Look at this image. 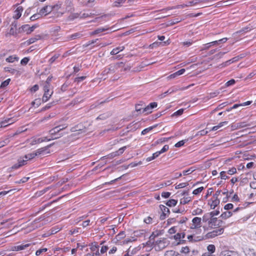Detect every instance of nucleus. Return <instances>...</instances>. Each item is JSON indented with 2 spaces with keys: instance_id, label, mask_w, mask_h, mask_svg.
Returning <instances> with one entry per match:
<instances>
[{
  "instance_id": "nucleus-1",
  "label": "nucleus",
  "mask_w": 256,
  "mask_h": 256,
  "mask_svg": "<svg viewBox=\"0 0 256 256\" xmlns=\"http://www.w3.org/2000/svg\"><path fill=\"white\" fill-rule=\"evenodd\" d=\"M124 64L122 62H118L114 64L110 65L108 68H106L102 72L103 74H108L114 73L116 70L120 68H122Z\"/></svg>"
},
{
  "instance_id": "nucleus-2",
  "label": "nucleus",
  "mask_w": 256,
  "mask_h": 256,
  "mask_svg": "<svg viewBox=\"0 0 256 256\" xmlns=\"http://www.w3.org/2000/svg\"><path fill=\"white\" fill-rule=\"evenodd\" d=\"M58 8L59 6L58 4L53 6H46L41 8L39 12H40L42 16H46L48 14H50L53 10L55 9L58 10Z\"/></svg>"
},
{
  "instance_id": "nucleus-3",
  "label": "nucleus",
  "mask_w": 256,
  "mask_h": 256,
  "mask_svg": "<svg viewBox=\"0 0 256 256\" xmlns=\"http://www.w3.org/2000/svg\"><path fill=\"white\" fill-rule=\"evenodd\" d=\"M202 226V218L199 217H194L192 220V223L190 224V229H197L200 228Z\"/></svg>"
},
{
  "instance_id": "nucleus-4",
  "label": "nucleus",
  "mask_w": 256,
  "mask_h": 256,
  "mask_svg": "<svg viewBox=\"0 0 256 256\" xmlns=\"http://www.w3.org/2000/svg\"><path fill=\"white\" fill-rule=\"evenodd\" d=\"M44 93L42 98V101L45 102L50 99L52 94V92H50V86L47 85L44 86Z\"/></svg>"
},
{
  "instance_id": "nucleus-5",
  "label": "nucleus",
  "mask_w": 256,
  "mask_h": 256,
  "mask_svg": "<svg viewBox=\"0 0 256 256\" xmlns=\"http://www.w3.org/2000/svg\"><path fill=\"white\" fill-rule=\"evenodd\" d=\"M52 144H50L48 146H47L42 148H40L36 150L34 153V154L36 156H41V155H44L45 154H47L50 153V151L48 150V148L50 147Z\"/></svg>"
},
{
  "instance_id": "nucleus-6",
  "label": "nucleus",
  "mask_w": 256,
  "mask_h": 256,
  "mask_svg": "<svg viewBox=\"0 0 256 256\" xmlns=\"http://www.w3.org/2000/svg\"><path fill=\"white\" fill-rule=\"evenodd\" d=\"M38 27V25L34 24L30 26L28 24H24L22 26V29L23 31L26 32L27 34H30L35 28Z\"/></svg>"
},
{
  "instance_id": "nucleus-7",
  "label": "nucleus",
  "mask_w": 256,
  "mask_h": 256,
  "mask_svg": "<svg viewBox=\"0 0 256 256\" xmlns=\"http://www.w3.org/2000/svg\"><path fill=\"white\" fill-rule=\"evenodd\" d=\"M193 86V84H190L188 85V86H186V87H182V88H177L176 87H172V88H170L168 89L166 92L163 94H164V96H166V94H172L174 92H176L178 90H186V89H188V88H190L191 86Z\"/></svg>"
},
{
  "instance_id": "nucleus-8",
  "label": "nucleus",
  "mask_w": 256,
  "mask_h": 256,
  "mask_svg": "<svg viewBox=\"0 0 256 256\" xmlns=\"http://www.w3.org/2000/svg\"><path fill=\"white\" fill-rule=\"evenodd\" d=\"M193 86V84H190L188 85V86H186V87H182V88H177L176 87H172V88H170L168 89L166 92L163 94H164V96H166V94H172L174 92H176L178 90H186V89H188V88H190L191 86Z\"/></svg>"
},
{
  "instance_id": "nucleus-9",
  "label": "nucleus",
  "mask_w": 256,
  "mask_h": 256,
  "mask_svg": "<svg viewBox=\"0 0 256 256\" xmlns=\"http://www.w3.org/2000/svg\"><path fill=\"white\" fill-rule=\"evenodd\" d=\"M224 232V228H218L215 230H214L213 231L208 233V238H214L216 236H218V235H220L222 234Z\"/></svg>"
},
{
  "instance_id": "nucleus-10",
  "label": "nucleus",
  "mask_w": 256,
  "mask_h": 256,
  "mask_svg": "<svg viewBox=\"0 0 256 256\" xmlns=\"http://www.w3.org/2000/svg\"><path fill=\"white\" fill-rule=\"evenodd\" d=\"M23 10V8L22 6H18L14 11L13 18L16 20L18 19L21 16Z\"/></svg>"
},
{
  "instance_id": "nucleus-11",
  "label": "nucleus",
  "mask_w": 256,
  "mask_h": 256,
  "mask_svg": "<svg viewBox=\"0 0 256 256\" xmlns=\"http://www.w3.org/2000/svg\"><path fill=\"white\" fill-rule=\"evenodd\" d=\"M30 142V144L31 146L35 145L42 142L41 138L32 137L28 140Z\"/></svg>"
},
{
  "instance_id": "nucleus-12",
  "label": "nucleus",
  "mask_w": 256,
  "mask_h": 256,
  "mask_svg": "<svg viewBox=\"0 0 256 256\" xmlns=\"http://www.w3.org/2000/svg\"><path fill=\"white\" fill-rule=\"evenodd\" d=\"M30 245V244H22L18 246H14L12 248V250L14 251H18L24 250Z\"/></svg>"
},
{
  "instance_id": "nucleus-13",
  "label": "nucleus",
  "mask_w": 256,
  "mask_h": 256,
  "mask_svg": "<svg viewBox=\"0 0 256 256\" xmlns=\"http://www.w3.org/2000/svg\"><path fill=\"white\" fill-rule=\"evenodd\" d=\"M109 29H110V28L108 27V26H106L103 28H99L96 29V30H94V32H92L90 34V35L97 34L100 32L108 30Z\"/></svg>"
},
{
  "instance_id": "nucleus-14",
  "label": "nucleus",
  "mask_w": 256,
  "mask_h": 256,
  "mask_svg": "<svg viewBox=\"0 0 256 256\" xmlns=\"http://www.w3.org/2000/svg\"><path fill=\"white\" fill-rule=\"evenodd\" d=\"M4 71L6 72H9L12 74H14L16 76H18L20 74V73L18 70L10 68H4Z\"/></svg>"
},
{
  "instance_id": "nucleus-15",
  "label": "nucleus",
  "mask_w": 256,
  "mask_h": 256,
  "mask_svg": "<svg viewBox=\"0 0 256 256\" xmlns=\"http://www.w3.org/2000/svg\"><path fill=\"white\" fill-rule=\"evenodd\" d=\"M220 256H238V254L233 251L224 250L221 252Z\"/></svg>"
},
{
  "instance_id": "nucleus-16",
  "label": "nucleus",
  "mask_w": 256,
  "mask_h": 256,
  "mask_svg": "<svg viewBox=\"0 0 256 256\" xmlns=\"http://www.w3.org/2000/svg\"><path fill=\"white\" fill-rule=\"evenodd\" d=\"M218 222L217 218H212L210 220H208V226H209L212 227V226H219L220 224L222 222V221H220L218 224H216V222Z\"/></svg>"
},
{
  "instance_id": "nucleus-17",
  "label": "nucleus",
  "mask_w": 256,
  "mask_h": 256,
  "mask_svg": "<svg viewBox=\"0 0 256 256\" xmlns=\"http://www.w3.org/2000/svg\"><path fill=\"white\" fill-rule=\"evenodd\" d=\"M188 220V218L186 217H183L182 219L178 222L179 228L180 230H186V226H184V224Z\"/></svg>"
},
{
  "instance_id": "nucleus-18",
  "label": "nucleus",
  "mask_w": 256,
  "mask_h": 256,
  "mask_svg": "<svg viewBox=\"0 0 256 256\" xmlns=\"http://www.w3.org/2000/svg\"><path fill=\"white\" fill-rule=\"evenodd\" d=\"M220 204V200L216 196H213L212 202L210 203V208L214 209Z\"/></svg>"
},
{
  "instance_id": "nucleus-19",
  "label": "nucleus",
  "mask_w": 256,
  "mask_h": 256,
  "mask_svg": "<svg viewBox=\"0 0 256 256\" xmlns=\"http://www.w3.org/2000/svg\"><path fill=\"white\" fill-rule=\"evenodd\" d=\"M60 132V130H58V126L54 127L49 131V134L52 136H57L60 134H58Z\"/></svg>"
},
{
  "instance_id": "nucleus-20",
  "label": "nucleus",
  "mask_w": 256,
  "mask_h": 256,
  "mask_svg": "<svg viewBox=\"0 0 256 256\" xmlns=\"http://www.w3.org/2000/svg\"><path fill=\"white\" fill-rule=\"evenodd\" d=\"M218 44V41H214L210 42L207 43L206 44H204L203 47L202 48L201 50H206L210 48L211 46Z\"/></svg>"
},
{
  "instance_id": "nucleus-21",
  "label": "nucleus",
  "mask_w": 256,
  "mask_h": 256,
  "mask_svg": "<svg viewBox=\"0 0 256 256\" xmlns=\"http://www.w3.org/2000/svg\"><path fill=\"white\" fill-rule=\"evenodd\" d=\"M41 36L40 35H36L34 37H32L30 39H28V40L26 41V43L28 45H30L34 43L36 40L40 39Z\"/></svg>"
},
{
  "instance_id": "nucleus-22",
  "label": "nucleus",
  "mask_w": 256,
  "mask_h": 256,
  "mask_svg": "<svg viewBox=\"0 0 256 256\" xmlns=\"http://www.w3.org/2000/svg\"><path fill=\"white\" fill-rule=\"evenodd\" d=\"M66 10L70 12L72 9V0H66L65 2Z\"/></svg>"
},
{
  "instance_id": "nucleus-23",
  "label": "nucleus",
  "mask_w": 256,
  "mask_h": 256,
  "mask_svg": "<svg viewBox=\"0 0 256 256\" xmlns=\"http://www.w3.org/2000/svg\"><path fill=\"white\" fill-rule=\"evenodd\" d=\"M124 49V46H118L114 48L110 52L111 55H115L119 53L120 52L122 51Z\"/></svg>"
},
{
  "instance_id": "nucleus-24",
  "label": "nucleus",
  "mask_w": 256,
  "mask_h": 256,
  "mask_svg": "<svg viewBox=\"0 0 256 256\" xmlns=\"http://www.w3.org/2000/svg\"><path fill=\"white\" fill-rule=\"evenodd\" d=\"M228 123V122H227V121H224V122H220V123L218 124V125H217L216 126H213L212 128V129L210 130V131H215V130H216L218 129H219L222 126H224L227 124Z\"/></svg>"
},
{
  "instance_id": "nucleus-25",
  "label": "nucleus",
  "mask_w": 256,
  "mask_h": 256,
  "mask_svg": "<svg viewBox=\"0 0 256 256\" xmlns=\"http://www.w3.org/2000/svg\"><path fill=\"white\" fill-rule=\"evenodd\" d=\"M18 57L16 55L10 56L6 58V60L8 62H14L15 61H18Z\"/></svg>"
},
{
  "instance_id": "nucleus-26",
  "label": "nucleus",
  "mask_w": 256,
  "mask_h": 256,
  "mask_svg": "<svg viewBox=\"0 0 256 256\" xmlns=\"http://www.w3.org/2000/svg\"><path fill=\"white\" fill-rule=\"evenodd\" d=\"M26 164V160H18V164H16L12 166V169H17L19 168L20 167Z\"/></svg>"
},
{
  "instance_id": "nucleus-27",
  "label": "nucleus",
  "mask_w": 256,
  "mask_h": 256,
  "mask_svg": "<svg viewBox=\"0 0 256 256\" xmlns=\"http://www.w3.org/2000/svg\"><path fill=\"white\" fill-rule=\"evenodd\" d=\"M232 215V212H231L227 211L223 212L220 215V217L224 219H226L230 218Z\"/></svg>"
},
{
  "instance_id": "nucleus-28",
  "label": "nucleus",
  "mask_w": 256,
  "mask_h": 256,
  "mask_svg": "<svg viewBox=\"0 0 256 256\" xmlns=\"http://www.w3.org/2000/svg\"><path fill=\"white\" fill-rule=\"evenodd\" d=\"M185 236V234L184 232H178L174 236V238L176 240H180L184 238Z\"/></svg>"
},
{
  "instance_id": "nucleus-29",
  "label": "nucleus",
  "mask_w": 256,
  "mask_h": 256,
  "mask_svg": "<svg viewBox=\"0 0 256 256\" xmlns=\"http://www.w3.org/2000/svg\"><path fill=\"white\" fill-rule=\"evenodd\" d=\"M212 216L210 215V212H208V213H206L203 216H202V220L203 222H208V220H210L212 218Z\"/></svg>"
},
{
  "instance_id": "nucleus-30",
  "label": "nucleus",
  "mask_w": 256,
  "mask_h": 256,
  "mask_svg": "<svg viewBox=\"0 0 256 256\" xmlns=\"http://www.w3.org/2000/svg\"><path fill=\"white\" fill-rule=\"evenodd\" d=\"M160 208L162 214L166 215H168L170 214V210L166 206L164 205H160Z\"/></svg>"
},
{
  "instance_id": "nucleus-31",
  "label": "nucleus",
  "mask_w": 256,
  "mask_h": 256,
  "mask_svg": "<svg viewBox=\"0 0 256 256\" xmlns=\"http://www.w3.org/2000/svg\"><path fill=\"white\" fill-rule=\"evenodd\" d=\"M62 136H63L62 134H60L57 136H52L51 138H48V137L46 136V137L41 138L42 140V142H44L45 141H50L52 140H55V139L58 138H60Z\"/></svg>"
},
{
  "instance_id": "nucleus-32",
  "label": "nucleus",
  "mask_w": 256,
  "mask_h": 256,
  "mask_svg": "<svg viewBox=\"0 0 256 256\" xmlns=\"http://www.w3.org/2000/svg\"><path fill=\"white\" fill-rule=\"evenodd\" d=\"M145 105L143 104H138L136 105V110L137 112H139L140 113H142V111L143 110Z\"/></svg>"
},
{
  "instance_id": "nucleus-33",
  "label": "nucleus",
  "mask_w": 256,
  "mask_h": 256,
  "mask_svg": "<svg viewBox=\"0 0 256 256\" xmlns=\"http://www.w3.org/2000/svg\"><path fill=\"white\" fill-rule=\"evenodd\" d=\"M80 16V14L79 13H72L68 17V19L69 20H73L74 19L78 18Z\"/></svg>"
},
{
  "instance_id": "nucleus-34",
  "label": "nucleus",
  "mask_w": 256,
  "mask_h": 256,
  "mask_svg": "<svg viewBox=\"0 0 256 256\" xmlns=\"http://www.w3.org/2000/svg\"><path fill=\"white\" fill-rule=\"evenodd\" d=\"M42 17V16H41V14L40 12L35 14H33L32 16L30 18V20L32 21H34L35 20H38L40 18Z\"/></svg>"
},
{
  "instance_id": "nucleus-35",
  "label": "nucleus",
  "mask_w": 256,
  "mask_h": 256,
  "mask_svg": "<svg viewBox=\"0 0 256 256\" xmlns=\"http://www.w3.org/2000/svg\"><path fill=\"white\" fill-rule=\"evenodd\" d=\"M16 24L12 23L11 25V28L10 30V34L12 35H14L16 34Z\"/></svg>"
},
{
  "instance_id": "nucleus-36",
  "label": "nucleus",
  "mask_w": 256,
  "mask_h": 256,
  "mask_svg": "<svg viewBox=\"0 0 256 256\" xmlns=\"http://www.w3.org/2000/svg\"><path fill=\"white\" fill-rule=\"evenodd\" d=\"M164 256H180L178 252L173 250L167 251Z\"/></svg>"
},
{
  "instance_id": "nucleus-37",
  "label": "nucleus",
  "mask_w": 256,
  "mask_h": 256,
  "mask_svg": "<svg viewBox=\"0 0 256 256\" xmlns=\"http://www.w3.org/2000/svg\"><path fill=\"white\" fill-rule=\"evenodd\" d=\"M35 156H36L34 154V152L30 153V154H28L25 155V156H24L25 160H26V162L28 160H32Z\"/></svg>"
},
{
  "instance_id": "nucleus-38",
  "label": "nucleus",
  "mask_w": 256,
  "mask_h": 256,
  "mask_svg": "<svg viewBox=\"0 0 256 256\" xmlns=\"http://www.w3.org/2000/svg\"><path fill=\"white\" fill-rule=\"evenodd\" d=\"M246 256H256V252L252 249H248L246 250Z\"/></svg>"
},
{
  "instance_id": "nucleus-39",
  "label": "nucleus",
  "mask_w": 256,
  "mask_h": 256,
  "mask_svg": "<svg viewBox=\"0 0 256 256\" xmlns=\"http://www.w3.org/2000/svg\"><path fill=\"white\" fill-rule=\"evenodd\" d=\"M177 204V200L174 199L170 200L167 202L166 204L168 206H175Z\"/></svg>"
},
{
  "instance_id": "nucleus-40",
  "label": "nucleus",
  "mask_w": 256,
  "mask_h": 256,
  "mask_svg": "<svg viewBox=\"0 0 256 256\" xmlns=\"http://www.w3.org/2000/svg\"><path fill=\"white\" fill-rule=\"evenodd\" d=\"M82 36V34L80 32H76L70 36V40H74L76 38H81Z\"/></svg>"
},
{
  "instance_id": "nucleus-41",
  "label": "nucleus",
  "mask_w": 256,
  "mask_h": 256,
  "mask_svg": "<svg viewBox=\"0 0 256 256\" xmlns=\"http://www.w3.org/2000/svg\"><path fill=\"white\" fill-rule=\"evenodd\" d=\"M238 129L250 126V124H246V122H240L236 124Z\"/></svg>"
},
{
  "instance_id": "nucleus-42",
  "label": "nucleus",
  "mask_w": 256,
  "mask_h": 256,
  "mask_svg": "<svg viewBox=\"0 0 256 256\" xmlns=\"http://www.w3.org/2000/svg\"><path fill=\"white\" fill-rule=\"evenodd\" d=\"M178 228H179V226L172 227L168 230V232L170 234H174L177 232Z\"/></svg>"
},
{
  "instance_id": "nucleus-43",
  "label": "nucleus",
  "mask_w": 256,
  "mask_h": 256,
  "mask_svg": "<svg viewBox=\"0 0 256 256\" xmlns=\"http://www.w3.org/2000/svg\"><path fill=\"white\" fill-rule=\"evenodd\" d=\"M202 210L201 208H198L196 210H194L192 212V214L193 216L194 215H200L202 213Z\"/></svg>"
},
{
  "instance_id": "nucleus-44",
  "label": "nucleus",
  "mask_w": 256,
  "mask_h": 256,
  "mask_svg": "<svg viewBox=\"0 0 256 256\" xmlns=\"http://www.w3.org/2000/svg\"><path fill=\"white\" fill-rule=\"evenodd\" d=\"M114 157H116V156H115L113 152H112L106 156L102 157L100 160H104L106 158L112 159V158H114Z\"/></svg>"
},
{
  "instance_id": "nucleus-45",
  "label": "nucleus",
  "mask_w": 256,
  "mask_h": 256,
  "mask_svg": "<svg viewBox=\"0 0 256 256\" xmlns=\"http://www.w3.org/2000/svg\"><path fill=\"white\" fill-rule=\"evenodd\" d=\"M152 112V109L150 108L148 106H144L143 110L142 111V112H146V114H150Z\"/></svg>"
},
{
  "instance_id": "nucleus-46",
  "label": "nucleus",
  "mask_w": 256,
  "mask_h": 256,
  "mask_svg": "<svg viewBox=\"0 0 256 256\" xmlns=\"http://www.w3.org/2000/svg\"><path fill=\"white\" fill-rule=\"evenodd\" d=\"M208 132V131L202 130L197 132L196 136H203L206 135Z\"/></svg>"
},
{
  "instance_id": "nucleus-47",
  "label": "nucleus",
  "mask_w": 256,
  "mask_h": 256,
  "mask_svg": "<svg viewBox=\"0 0 256 256\" xmlns=\"http://www.w3.org/2000/svg\"><path fill=\"white\" fill-rule=\"evenodd\" d=\"M207 249L208 252L212 254L214 252L216 248L214 244H209L207 247Z\"/></svg>"
},
{
  "instance_id": "nucleus-48",
  "label": "nucleus",
  "mask_w": 256,
  "mask_h": 256,
  "mask_svg": "<svg viewBox=\"0 0 256 256\" xmlns=\"http://www.w3.org/2000/svg\"><path fill=\"white\" fill-rule=\"evenodd\" d=\"M10 79L8 78L6 80L0 84V88H5L6 86H8V84L10 83Z\"/></svg>"
},
{
  "instance_id": "nucleus-49",
  "label": "nucleus",
  "mask_w": 256,
  "mask_h": 256,
  "mask_svg": "<svg viewBox=\"0 0 256 256\" xmlns=\"http://www.w3.org/2000/svg\"><path fill=\"white\" fill-rule=\"evenodd\" d=\"M190 200V198L189 197L188 198H183L180 200V204H186L188 203Z\"/></svg>"
},
{
  "instance_id": "nucleus-50",
  "label": "nucleus",
  "mask_w": 256,
  "mask_h": 256,
  "mask_svg": "<svg viewBox=\"0 0 256 256\" xmlns=\"http://www.w3.org/2000/svg\"><path fill=\"white\" fill-rule=\"evenodd\" d=\"M203 190H204L203 186L200 187V188L194 190L193 191L192 194L195 195L198 194L199 193L201 192Z\"/></svg>"
},
{
  "instance_id": "nucleus-51",
  "label": "nucleus",
  "mask_w": 256,
  "mask_h": 256,
  "mask_svg": "<svg viewBox=\"0 0 256 256\" xmlns=\"http://www.w3.org/2000/svg\"><path fill=\"white\" fill-rule=\"evenodd\" d=\"M29 178H27V177H24L23 178H22V179H20V180H18V181H16L15 182V183L16 184H22V183H24L26 182L28 180H29Z\"/></svg>"
},
{
  "instance_id": "nucleus-52",
  "label": "nucleus",
  "mask_w": 256,
  "mask_h": 256,
  "mask_svg": "<svg viewBox=\"0 0 256 256\" xmlns=\"http://www.w3.org/2000/svg\"><path fill=\"white\" fill-rule=\"evenodd\" d=\"M126 0H116L114 3V6L119 7L120 6L121 4L124 3L125 2Z\"/></svg>"
},
{
  "instance_id": "nucleus-53",
  "label": "nucleus",
  "mask_w": 256,
  "mask_h": 256,
  "mask_svg": "<svg viewBox=\"0 0 256 256\" xmlns=\"http://www.w3.org/2000/svg\"><path fill=\"white\" fill-rule=\"evenodd\" d=\"M188 185V184L186 182H182L180 183L178 185H176L175 187L176 189H178L180 188H183L186 186Z\"/></svg>"
},
{
  "instance_id": "nucleus-54",
  "label": "nucleus",
  "mask_w": 256,
  "mask_h": 256,
  "mask_svg": "<svg viewBox=\"0 0 256 256\" xmlns=\"http://www.w3.org/2000/svg\"><path fill=\"white\" fill-rule=\"evenodd\" d=\"M226 172L230 175L234 174L236 172V169L234 167L232 168L229 169Z\"/></svg>"
},
{
  "instance_id": "nucleus-55",
  "label": "nucleus",
  "mask_w": 256,
  "mask_h": 256,
  "mask_svg": "<svg viewBox=\"0 0 256 256\" xmlns=\"http://www.w3.org/2000/svg\"><path fill=\"white\" fill-rule=\"evenodd\" d=\"M59 54H55L53 56H52L50 60H49V62L50 64H52L58 57Z\"/></svg>"
},
{
  "instance_id": "nucleus-56",
  "label": "nucleus",
  "mask_w": 256,
  "mask_h": 256,
  "mask_svg": "<svg viewBox=\"0 0 256 256\" xmlns=\"http://www.w3.org/2000/svg\"><path fill=\"white\" fill-rule=\"evenodd\" d=\"M226 172L222 171L220 172V178L223 180H226L228 178V176L226 175Z\"/></svg>"
},
{
  "instance_id": "nucleus-57",
  "label": "nucleus",
  "mask_w": 256,
  "mask_h": 256,
  "mask_svg": "<svg viewBox=\"0 0 256 256\" xmlns=\"http://www.w3.org/2000/svg\"><path fill=\"white\" fill-rule=\"evenodd\" d=\"M184 110L183 108H181L174 112L173 114V116H179L182 114Z\"/></svg>"
},
{
  "instance_id": "nucleus-58",
  "label": "nucleus",
  "mask_w": 256,
  "mask_h": 256,
  "mask_svg": "<svg viewBox=\"0 0 256 256\" xmlns=\"http://www.w3.org/2000/svg\"><path fill=\"white\" fill-rule=\"evenodd\" d=\"M9 142V140L8 138H6L4 140L0 142V148H2L6 145L8 144Z\"/></svg>"
},
{
  "instance_id": "nucleus-59",
  "label": "nucleus",
  "mask_w": 256,
  "mask_h": 256,
  "mask_svg": "<svg viewBox=\"0 0 256 256\" xmlns=\"http://www.w3.org/2000/svg\"><path fill=\"white\" fill-rule=\"evenodd\" d=\"M235 82H236L235 80L234 79H232V80H228V82H227L226 83L225 85L226 86H229L234 84H235Z\"/></svg>"
},
{
  "instance_id": "nucleus-60",
  "label": "nucleus",
  "mask_w": 256,
  "mask_h": 256,
  "mask_svg": "<svg viewBox=\"0 0 256 256\" xmlns=\"http://www.w3.org/2000/svg\"><path fill=\"white\" fill-rule=\"evenodd\" d=\"M186 142V140H182L178 142L176 144H175V146L176 148H179L182 146Z\"/></svg>"
},
{
  "instance_id": "nucleus-61",
  "label": "nucleus",
  "mask_w": 256,
  "mask_h": 256,
  "mask_svg": "<svg viewBox=\"0 0 256 256\" xmlns=\"http://www.w3.org/2000/svg\"><path fill=\"white\" fill-rule=\"evenodd\" d=\"M8 122H7V120L6 119L0 122V128H4L8 126Z\"/></svg>"
},
{
  "instance_id": "nucleus-62",
  "label": "nucleus",
  "mask_w": 256,
  "mask_h": 256,
  "mask_svg": "<svg viewBox=\"0 0 256 256\" xmlns=\"http://www.w3.org/2000/svg\"><path fill=\"white\" fill-rule=\"evenodd\" d=\"M48 250V249L46 248H42V249H40L38 250L36 252V256H39L40 255L42 252H46Z\"/></svg>"
},
{
  "instance_id": "nucleus-63",
  "label": "nucleus",
  "mask_w": 256,
  "mask_h": 256,
  "mask_svg": "<svg viewBox=\"0 0 256 256\" xmlns=\"http://www.w3.org/2000/svg\"><path fill=\"white\" fill-rule=\"evenodd\" d=\"M29 60H30L28 58H24L21 60L20 64L22 65H26L28 63Z\"/></svg>"
},
{
  "instance_id": "nucleus-64",
  "label": "nucleus",
  "mask_w": 256,
  "mask_h": 256,
  "mask_svg": "<svg viewBox=\"0 0 256 256\" xmlns=\"http://www.w3.org/2000/svg\"><path fill=\"white\" fill-rule=\"evenodd\" d=\"M234 206L232 204H228L224 206V209L226 210H231L233 208Z\"/></svg>"
}]
</instances>
